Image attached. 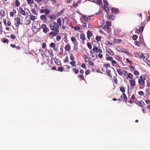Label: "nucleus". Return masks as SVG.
<instances>
[{"label":"nucleus","instance_id":"nucleus-1","mask_svg":"<svg viewBox=\"0 0 150 150\" xmlns=\"http://www.w3.org/2000/svg\"><path fill=\"white\" fill-rule=\"evenodd\" d=\"M107 75L110 77L112 78V76L115 78L117 76L116 71L114 68L112 67L107 68L106 69Z\"/></svg>","mask_w":150,"mask_h":150},{"label":"nucleus","instance_id":"nucleus-2","mask_svg":"<svg viewBox=\"0 0 150 150\" xmlns=\"http://www.w3.org/2000/svg\"><path fill=\"white\" fill-rule=\"evenodd\" d=\"M146 78L144 75H142L139 77L138 81V82L139 86V88L143 89L145 86V81Z\"/></svg>","mask_w":150,"mask_h":150},{"label":"nucleus","instance_id":"nucleus-3","mask_svg":"<svg viewBox=\"0 0 150 150\" xmlns=\"http://www.w3.org/2000/svg\"><path fill=\"white\" fill-rule=\"evenodd\" d=\"M50 28L51 30L59 31L58 24L57 23L54 22L50 24Z\"/></svg>","mask_w":150,"mask_h":150},{"label":"nucleus","instance_id":"nucleus-4","mask_svg":"<svg viewBox=\"0 0 150 150\" xmlns=\"http://www.w3.org/2000/svg\"><path fill=\"white\" fill-rule=\"evenodd\" d=\"M139 57L140 58L143 59L144 62H146L147 59L149 57V55L148 54L146 53L143 54Z\"/></svg>","mask_w":150,"mask_h":150},{"label":"nucleus","instance_id":"nucleus-5","mask_svg":"<svg viewBox=\"0 0 150 150\" xmlns=\"http://www.w3.org/2000/svg\"><path fill=\"white\" fill-rule=\"evenodd\" d=\"M135 103L137 105L142 108H143L145 105L144 102L142 100L139 101L138 100H136L135 101Z\"/></svg>","mask_w":150,"mask_h":150},{"label":"nucleus","instance_id":"nucleus-6","mask_svg":"<svg viewBox=\"0 0 150 150\" xmlns=\"http://www.w3.org/2000/svg\"><path fill=\"white\" fill-rule=\"evenodd\" d=\"M93 52H96V53H103V51L100 48H98L97 47H95L94 46H93Z\"/></svg>","mask_w":150,"mask_h":150},{"label":"nucleus","instance_id":"nucleus-7","mask_svg":"<svg viewBox=\"0 0 150 150\" xmlns=\"http://www.w3.org/2000/svg\"><path fill=\"white\" fill-rule=\"evenodd\" d=\"M15 21L16 22L15 23V25L16 27H18L20 24H22V23H20L21 19L19 17H16L15 18Z\"/></svg>","mask_w":150,"mask_h":150},{"label":"nucleus","instance_id":"nucleus-8","mask_svg":"<svg viewBox=\"0 0 150 150\" xmlns=\"http://www.w3.org/2000/svg\"><path fill=\"white\" fill-rule=\"evenodd\" d=\"M141 27L139 28L138 29H137L135 30V32L137 33H140L142 32L144 30V25H143L142 24H141Z\"/></svg>","mask_w":150,"mask_h":150},{"label":"nucleus","instance_id":"nucleus-9","mask_svg":"<svg viewBox=\"0 0 150 150\" xmlns=\"http://www.w3.org/2000/svg\"><path fill=\"white\" fill-rule=\"evenodd\" d=\"M41 28L43 29V32L46 33L48 32V28L47 27V25L44 24H43L41 25Z\"/></svg>","mask_w":150,"mask_h":150},{"label":"nucleus","instance_id":"nucleus-10","mask_svg":"<svg viewBox=\"0 0 150 150\" xmlns=\"http://www.w3.org/2000/svg\"><path fill=\"white\" fill-rule=\"evenodd\" d=\"M112 12L113 13L116 14L117 13L119 12V9L116 8H113L111 9Z\"/></svg>","mask_w":150,"mask_h":150},{"label":"nucleus","instance_id":"nucleus-11","mask_svg":"<svg viewBox=\"0 0 150 150\" xmlns=\"http://www.w3.org/2000/svg\"><path fill=\"white\" fill-rule=\"evenodd\" d=\"M52 31L54 32L51 31L50 33H49V34L53 36H56L59 32V31H56V30H52Z\"/></svg>","mask_w":150,"mask_h":150},{"label":"nucleus","instance_id":"nucleus-12","mask_svg":"<svg viewBox=\"0 0 150 150\" xmlns=\"http://www.w3.org/2000/svg\"><path fill=\"white\" fill-rule=\"evenodd\" d=\"M40 18L41 20L44 21L45 22H46L47 21V19L45 15H41L40 17Z\"/></svg>","mask_w":150,"mask_h":150},{"label":"nucleus","instance_id":"nucleus-13","mask_svg":"<svg viewBox=\"0 0 150 150\" xmlns=\"http://www.w3.org/2000/svg\"><path fill=\"white\" fill-rule=\"evenodd\" d=\"M66 51H69L71 50V47L69 44H67L65 46L64 48Z\"/></svg>","mask_w":150,"mask_h":150},{"label":"nucleus","instance_id":"nucleus-14","mask_svg":"<svg viewBox=\"0 0 150 150\" xmlns=\"http://www.w3.org/2000/svg\"><path fill=\"white\" fill-rule=\"evenodd\" d=\"M129 82L131 86L134 87L135 86V82L134 80H130Z\"/></svg>","mask_w":150,"mask_h":150},{"label":"nucleus","instance_id":"nucleus-15","mask_svg":"<svg viewBox=\"0 0 150 150\" xmlns=\"http://www.w3.org/2000/svg\"><path fill=\"white\" fill-rule=\"evenodd\" d=\"M19 11L20 13H21L23 15L25 16L26 13L25 11L23 10L22 8L21 7H19Z\"/></svg>","mask_w":150,"mask_h":150},{"label":"nucleus","instance_id":"nucleus-16","mask_svg":"<svg viewBox=\"0 0 150 150\" xmlns=\"http://www.w3.org/2000/svg\"><path fill=\"white\" fill-rule=\"evenodd\" d=\"M87 38L89 40L90 39V38L91 37L92 35V33L90 30H88L87 33Z\"/></svg>","mask_w":150,"mask_h":150},{"label":"nucleus","instance_id":"nucleus-17","mask_svg":"<svg viewBox=\"0 0 150 150\" xmlns=\"http://www.w3.org/2000/svg\"><path fill=\"white\" fill-rule=\"evenodd\" d=\"M74 50L76 52H78V47H77L78 43H76V44L74 43Z\"/></svg>","mask_w":150,"mask_h":150},{"label":"nucleus","instance_id":"nucleus-18","mask_svg":"<svg viewBox=\"0 0 150 150\" xmlns=\"http://www.w3.org/2000/svg\"><path fill=\"white\" fill-rule=\"evenodd\" d=\"M80 38L82 41L85 40L86 37L84 34L82 33L80 34Z\"/></svg>","mask_w":150,"mask_h":150},{"label":"nucleus","instance_id":"nucleus-19","mask_svg":"<svg viewBox=\"0 0 150 150\" xmlns=\"http://www.w3.org/2000/svg\"><path fill=\"white\" fill-rule=\"evenodd\" d=\"M6 15L5 11L3 10H1L0 11V15L2 17H4Z\"/></svg>","mask_w":150,"mask_h":150},{"label":"nucleus","instance_id":"nucleus-20","mask_svg":"<svg viewBox=\"0 0 150 150\" xmlns=\"http://www.w3.org/2000/svg\"><path fill=\"white\" fill-rule=\"evenodd\" d=\"M133 75L132 74L130 73H129V74H127V76L126 77V78L127 79H128V78L132 79L133 78Z\"/></svg>","mask_w":150,"mask_h":150},{"label":"nucleus","instance_id":"nucleus-21","mask_svg":"<svg viewBox=\"0 0 150 150\" xmlns=\"http://www.w3.org/2000/svg\"><path fill=\"white\" fill-rule=\"evenodd\" d=\"M57 23L58 24V25H59L60 26H61L62 25L61 19L60 18H58L57 20Z\"/></svg>","mask_w":150,"mask_h":150},{"label":"nucleus","instance_id":"nucleus-22","mask_svg":"<svg viewBox=\"0 0 150 150\" xmlns=\"http://www.w3.org/2000/svg\"><path fill=\"white\" fill-rule=\"evenodd\" d=\"M64 9H63L60 12H58L57 13V16H59L62 15V14L64 13Z\"/></svg>","mask_w":150,"mask_h":150},{"label":"nucleus","instance_id":"nucleus-23","mask_svg":"<svg viewBox=\"0 0 150 150\" xmlns=\"http://www.w3.org/2000/svg\"><path fill=\"white\" fill-rule=\"evenodd\" d=\"M122 95V97L124 99V100L126 103L127 102V98L125 93H123Z\"/></svg>","mask_w":150,"mask_h":150},{"label":"nucleus","instance_id":"nucleus-24","mask_svg":"<svg viewBox=\"0 0 150 150\" xmlns=\"http://www.w3.org/2000/svg\"><path fill=\"white\" fill-rule=\"evenodd\" d=\"M106 55V56H108V57L106 58V59L108 61H112L113 59L112 57L111 56H109L108 55Z\"/></svg>","mask_w":150,"mask_h":150},{"label":"nucleus","instance_id":"nucleus-25","mask_svg":"<svg viewBox=\"0 0 150 150\" xmlns=\"http://www.w3.org/2000/svg\"><path fill=\"white\" fill-rule=\"evenodd\" d=\"M117 71L120 75H122L123 74V71H122L120 69H117Z\"/></svg>","mask_w":150,"mask_h":150},{"label":"nucleus","instance_id":"nucleus-26","mask_svg":"<svg viewBox=\"0 0 150 150\" xmlns=\"http://www.w3.org/2000/svg\"><path fill=\"white\" fill-rule=\"evenodd\" d=\"M114 41L116 43H120L122 42V40L120 39H115Z\"/></svg>","mask_w":150,"mask_h":150},{"label":"nucleus","instance_id":"nucleus-27","mask_svg":"<svg viewBox=\"0 0 150 150\" xmlns=\"http://www.w3.org/2000/svg\"><path fill=\"white\" fill-rule=\"evenodd\" d=\"M91 18L90 16H88L87 17L86 16H83V19L86 21H87L88 20L90 19Z\"/></svg>","mask_w":150,"mask_h":150},{"label":"nucleus","instance_id":"nucleus-28","mask_svg":"<svg viewBox=\"0 0 150 150\" xmlns=\"http://www.w3.org/2000/svg\"><path fill=\"white\" fill-rule=\"evenodd\" d=\"M15 5L16 6L18 7L20 5V2L18 0H16L15 1Z\"/></svg>","mask_w":150,"mask_h":150},{"label":"nucleus","instance_id":"nucleus-29","mask_svg":"<svg viewBox=\"0 0 150 150\" xmlns=\"http://www.w3.org/2000/svg\"><path fill=\"white\" fill-rule=\"evenodd\" d=\"M81 1L79 0V1H77L76 3H74L73 5V6L74 7H76L78 5V4L79 3L81 2Z\"/></svg>","mask_w":150,"mask_h":150},{"label":"nucleus","instance_id":"nucleus-30","mask_svg":"<svg viewBox=\"0 0 150 150\" xmlns=\"http://www.w3.org/2000/svg\"><path fill=\"white\" fill-rule=\"evenodd\" d=\"M115 16H112V15H111V16H110V17L109 18V20L111 21H112L114 20V19H115Z\"/></svg>","mask_w":150,"mask_h":150},{"label":"nucleus","instance_id":"nucleus-31","mask_svg":"<svg viewBox=\"0 0 150 150\" xmlns=\"http://www.w3.org/2000/svg\"><path fill=\"white\" fill-rule=\"evenodd\" d=\"M129 67L130 68V70L131 72H132L133 71L135 70V68L133 66H129Z\"/></svg>","mask_w":150,"mask_h":150},{"label":"nucleus","instance_id":"nucleus-32","mask_svg":"<svg viewBox=\"0 0 150 150\" xmlns=\"http://www.w3.org/2000/svg\"><path fill=\"white\" fill-rule=\"evenodd\" d=\"M56 46V44L53 43V42H52L49 45V46L50 47H54Z\"/></svg>","mask_w":150,"mask_h":150},{"label":"nucleus","instance_id":"nucleus-33","mask_svg":"<svg viewBox=\"0 0 150 150\" xmlns=\"http://www.w3.org/2000/svg\"><path fill=\"white\" fill-rule=\"evenodd\" d=\"M126 62L127 63H129L131 65L132 64V62L131 60H129V58L126 59Z\"/></svg>","mask_w":150,"mask_h":150},{"label":"nucleus","instance_id":"nucleus-34","mask_svg":"<svg viewBox=\"0 0 150 150\" xmlns=\"http://www.w3.org/2000/svg\"><path fill=\"white\" fill-rule=\"evenodd\" d=\"M138 94L141 96H144V93L142 91H139L138 92Z\"/></svg>","mask_w":150,"mask_h":150},{"label":"nucleus","instance_id":"nucleus-35","mask_svg":"<svg viewBox=\"0 0 150 150\" xmlns=\"http://www.w3.org/2000/svg\"><path fill=\"white\" fill-rule=\"evenodd\" d=\"M73 70L74 72V73L75 74H77L79 72V70L76 69V68H74L73 69Z\"/></svg>","mask_w":150,"mask_h":150},{"label":"nucleus","instance_id":"nucleus-36","mask_svg":"<svg viewBox=\"0 0 150 150\" xmlns=\"http://www.w3.org/2000/svg\"><path fill=\"white\" fill-rule=\"evenodd\" d=\"M55 63L58 65H59L61 64V62L59 61V59H56V61H55Z\"/></svg>","mask_w":150,"mask_h":150},{"label":"nucleus","instance_id":"nucleus-37","mask_svg":"<svg viewBox=\"0 0 150 150\" xmlns=\"http://www.w3.org/2000/svg\"><path fill=\"white\" fill-rule=\"evenodd\" d=\"M120 90L123 93H124V92H125V89L124 87H121L120 88Z\"/></svg>","mask_w":150,"mask_h":150},{"label":"nucleus","instance_id":"nucleus-38","mask_svg":"<svg viewBox=\"0 0 150 150\" xmlns=\"http://www.w3.org/2000/svg\"><path fill=\"white\" fill-rule=\"evenodd\" d=\"M87 46L88 47V48L91 49L92 48V45H91V43L90 42H88L87 43Z\"/></svg>","mask_w":150,"mask_h":150},{"label":"nucleus","instance_id":"nucleus-39","mask_svg":"<svg viewBox=\"0 0 150 150\" xmlns=\"http://www.w3.org/2000/svg\"><path fill=\"white\" fill-rule=\"evenodd\" d=\"M31 11L32 12V13L34 15H37V14L35 9H33L31 10Z\"/></svg>","mask_w":150,"mask_h":150},{"label":"nucleus","instance_id":"nucleus-40","mask_svg":"<svg viewBox=\"0 0 150 150\" xmlns=\"http://www.w3.org/2000/svg\"><path fill=\"white\" fill-rule=\"evenodd\" d=\"M105 44L107 45H112V43L110 42V41H107L105 42Z\"/></svg>","mask_w":150,"mask_h":150},{"label":"nucleus","instance_id":"nucleus-41","mask_svg":"<svg viewBox=\"0 0 150 150\" xmlns=\"http://www.w3.org/2000/svg\"><path fill=\"white\" fill-rule=\"evenodd\" d=\"M64 68L62 67H61L57 68V71H60L62 72L63 71Z\"/></svg>","mask_w":150,"mask_h":150},{"label":"nucleus","instance_id":"nucleus-42","mask_svg":"<svg viewBox=\"0 0 150 150\" xmlns=\"http://www.w3.org/2000/svg\"><path fill=\"white\" fill-rule=\"evenodd\" d=\"M103 67H104L106 68L107 67L109 68V67H111L110 66V64L109 63H107V64H104Z\"/></svg>","mask_w":150,"mask_h":150},{"label":"nucleus","instance_id":"nucleus-43","mask_svg":"<svg viewBox=\"0 0 150 150\" xmlns=\"http://www.w3.org/2000/svg\"><path fill=\"white\" fill-rule=\"evenodd\" d=\"M137 38L138 36L137 35H134L132 36V38L133 40H136L137 39Z\"/></svg>","mask_w":150,"mask_h":150},{"label":"nucleus","instance_id":"nucleus-44","mask_svg":"<svg viewBox=\"0 0 150 150\" xmlns=\"http://www.w3.org/2000/svg\"><path fill=\"white\" fill-rule=\"evenodd\" d=\"M70 64L73 66H75L76 65V62L74 61H71L70 62Z\"/></svg>","mask_w":150,"mask_h":150},{"label":"nucleus","instance_id":"nucleus-45","mask_svg":"<svg viewBox=\"0 0 150 150\" xmlns=\"http://www.w3.org/2000/svg\"><path fill=\"white\" fill-rule=\"evenodd\" d=\"M107 6H105V7H104V8L105 9V10L106 12L108 13L110 11V10L109 8L108 7H107Z\"/></svg>","mask_w":150,"mask_h":150},{"label":"nucleus","instance_id":"nucleus-46","mask_svg":"<svg viewBox=\"0 0 150 150\" xmlns=\"http://www.w3.org/2000/svg\"><path fill=\"white\" fill-rule=\"evenodd\" d=\"M27 1L29 4H31L34 3L33 0H27Z\"/></svg>","mask_w":150,"mask_h":150},{"label":"nucleus","instance_id":"nucleus-47","mask_svg":"<svg viewBox=\"0 0 150 150\" xmlns=\"http://www.w3.org/2000/svg\"><path fill=\"white\" fill-rule=\"evenodd\" d=\"M122 50V52H123L126 54H129V52L128 51H127L125 49L123 48Z\"/></svg>","mask_w":150,"mask_h":150},{"label":"nucleus","instance_id":"nucleus-48","mask_svg":"<svg viewBox=\"0 0 150 150\" xmlns=\"http://www.w3.org/2000/svg\"><path fill=\"white\" fill-rule=\"evenodd\" d=\"M96 40L98 41H100L101 40V37L100 36H97L96 38Z\"/></svg>","mask_w":150,"mask_h":150},{"label":"nucleus","instance_id":"nucleus-49","mask_svg":"<svg viewBox=\"0 0 150 150\" xmlns=\"http://www.w3.org/2000/svg\"><path fill=\"white\" fill-rule=\"evenodd\" d=\"M88 63L89 65H91L92 66H93L94 65L93 63L91 60H90L89 61H88Z\"/></svg>","mask_w":150,"mask_h":150},{"label":"nucleus","instance_id":"nucleus-50","mask_svg":"<svg viewBox=\"0 0 150 150\" xmlns=\"http://www.w3.org/2000/svg\"><path fill=\"white\" fill-rule=\"evenodd\" d=\"M74 29L76 30L79 31L80 30V27L78 26H75L74 28Z\"/></svg>","mask_w":150,"mask_h":150},{"label":"nucleus","instance_id":"nucleus-51","mask_svg":"<svg viewBox=\"0 0 150 150\" xmlns=\"http://www.w3.org/2000/svg\"><path fill=\"white\" fill-rule=\"evenodd\" d=\"M106 25L107 26H111V22L109 21H107L106 22Z\"/></svg>","mask_w":150,"mask_h":150},{"label":"nucleus","instance_id":"nucleus-52","mask_svg":"<svg viewBox=\"0 0 150 150\" xmlns=\"http://www.w3.org/2000/svg\"><path fill=\"white\" fill-rule=\"evenodd\" d=\"M97 3L100 5H101L103 4L102 1L101 0H97Z\"/></svg>","mask_w":150,"mask_h":150},{"label":"nucleus","instance_id":"nucleus-53","mask_svg":"<svg viewBox=\"0 0 150 150\" xmlns=\"http://www.w3.org/2000/svg\"><path fill=\"white\" fill-rule=\"evenodd\" d=\"M50 13V11L49 9H46V11H45V15H47V14H49Z\"/></svg>","mask_w":150,"mask_h":150},{"label":"nucleus","instance_id":"nucleus-54","mask_svg":"<svg viewBox=\"0 0 150 150\" xmlns=\"http://www.w3.org/2000/svg\"><path fill=\"white\" fill-rule=\"evenodd\" d=\"M61 38V36L59 35L57 36L56 37V40L57 41H59Z\"/></svg>","mask_w":150,"mask_h":150},{"label":"nucleus","instance_id":"nucleus-55","mask_svg":"<svg viewBox=\"0 0 150 150\" xmlns=\"http://www.w3.org/2000/svg\"><path fill=\"white\" fill-rule=\"evenodd\" d=\"M30 19L32 21H34L35 19V17L33 15H30Z\"/></svg>","mask_w":150,"mask_h":150},{"label":"nucleus","instance_id":"nucleus-56","mask_svg":"<svg viewBox=\"0 0 150 150\" xmlns=\"http://www.w3.org/2000/svg\"><path fill=\"white\" fill-rule=\"evenodd\" d=\"M71 40L73 42H74L75 41H76L75 37H73L71 38Z\"/></svg>","mask_w":150,"mask_h":150},{"label":"nucleus","instance_id":"nucleus-57","mask_svg":"<svg viewBox=\"0 0 150 150\" xmlns=\"http://www.w3.org/2000/svg\"><path fill=\"white\" fill-rule=\"evenodd\" d=\"M134 44L135 45L137 46H139L140 45V43L138 41H136L135 42Z\"/></svg>","mask_w":150,"mask_h":150},{"label":"nucleus","instance_id":"nucleus-58","mask_svg":"<svg viewBox=\"0 0 150 150\" xmlns=\"http://www.w3.org/2000/svg\"><path fill=\"white\" fill-rule=\"evenodd\" d=\"M90 71L89 69H87L86 71L85 74L86 75H87L90 74Z\"/></svg>","mask_w":150,"mask_h":150},{"label":"nucleus","instance_id":"nucleus-59","mask_svg":"<svg viewBox=\"0 0 150 150\" xmlns=\"http://www.w3.org/2000/svg\"><path fill=\"white\" fill-rule=\"evenodd\" d=\"M139 74V72L137 70H134V74L135 75H138Z\"/></svg>","mask_w":150,"mask_h":150},{"label":"nucleus","instance_id":"nucleus-60","mask_svg":"<svg viewBox=\"0 0 150 150\" xmlns=\"http://www.w3.org/2000/svg\"><path fill=\"white\" fill-rule=\"evenodd\" d=\"M108 53L109 54H110V55H111V56H113L114 54V52L111 50L109 52H108Z\"/></svg>","mask_w":150,"mask_h":150},{"label":"nucleus","instance_id":"nucleus-61","mask_svg":"<svg viewBox=\"0 0 150 150\" xmlns=\"http://www.w3.org/2000/svg\"><path fill=\"white\" fill-rule=\"evenodd\" d=\"M103 2H104V4L105 6H108V3L107 2V1H106V0H103Z\"/></svg>","mask_w":150,"mask_h":150},{"label":"nucleus","instance_id":"nucleus-62","mask_svg":"<svg viewBox=\"0 0 150 150\" xmlns=\"http://www.w3.org/2000/svg\"><path fill=\"white\" fill-rule=\"evenodd\" d=\"M111 63L112 65L113 66L115 64H117V62L113 60L111 61Z\"/></svg>","mask_w":150,"mask_h":150},{"label":"nucleus","instance_id":"nucleus-63","mask_svg":"<svg viewBox=\"0 0 150 150\" xmlns=\"http://www.w3.org/2000/svg\"><path fill=\"white\" fill-rule=\"evenodd\" d=\"M123 74L124 76H126L127 75V71H126L125 70H123Z\"/></svg>","mask_w":150,"mask_h":150},{"label":"nucleus","instance_id":"nucleus-64","mask_svg":"<svg viewBox=\"0 0 150 150\" xmlns=\"http://www.w3.org/2000/svg\"><path fill=\"white\" fill-rule=\"evenodd\" d=\"M8 42V40L6 38H5V39H4L3 40V42L4 43H7Z\"/></svg>","mask_w":150,"mask_h":150}]
</instances>
